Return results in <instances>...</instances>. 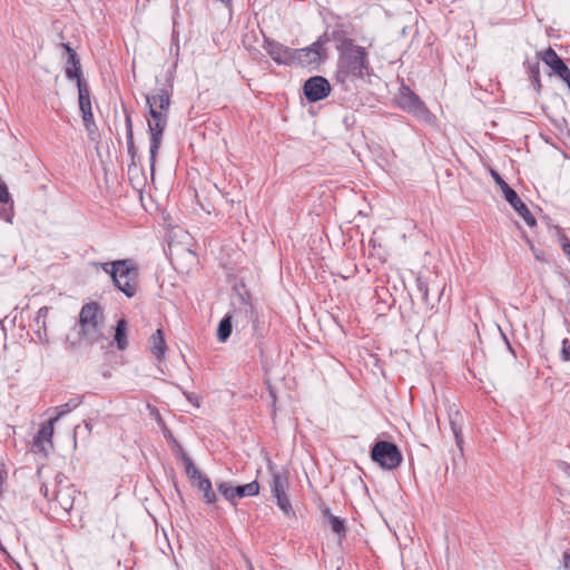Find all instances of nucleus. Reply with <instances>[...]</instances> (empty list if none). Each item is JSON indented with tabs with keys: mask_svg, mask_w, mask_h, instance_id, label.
Returning <instances> with one entry per match:
<instances>
[{
	"mask_svg": "<svg viewBox=\"0 0 570 570\" xmlns=\"http://www.w3.org/2000/svg\"><path fill=\"white\" fill-rule=\"evenodd\" d=\"M524 68L531 79L532 86L537 92H540L541 81H540V57L539 52L532 59L527 58L523 62Z\"/></svg>",
	"mask_w": 570,
	"mask_h": 570,
	"instance_id": "17",
	"label": "nucleus"
},
{
	"mask_svg": "<svg viewBox=\"0 0 570 570\" xmlns=\"http://www.w3.org/2000/svg\"><path fill=\"white\" fill-rule=\"evenodd\" d=\"M217 491L232 505L236 507L239 499L255 497L259 493V483L252 481L247 484L234 485L232 482H217Z\"/></svg>",
	"mask_w": 570,
	"mask_h": 570,
	"instance_id": "11",
	"label": "nucleus"
},
{
	"mask_svg": "<svg viewBox=\"0 0 570 570\" xmlns=\"http://www.w3.org/2000/svg\"><path fill=\"white\" fill-rule=\"evenodd\" d=\"M122 108L125 114L126 139H131L134 138L131 112L125 105H122Z\"/></svg>",
	"mask_w": 570,
	"mask_h": 570,
	"instance_id": "28",
	"label": "nucleus"
},
{
	"mask_svg": "<svg viewBox=\"0 0 570 570\" xmlns=\"http://www.w3.org/2000/svg\"><path fill=\"white\" fill-rule=\"evenodd\" d=\"M322 514L325 519L330 520L331 518H333L334 515L332 514L331 512V509L328 507H323L322 508Z\"/></svg>",
	"mask_w": 570,
	"mask_h": 570,
	"instance_id": "39",
	"label": "nucleus"
},
{
	"mask_svg": "<svg viewBox=\"0 0 570 570\" xmlns=\"http://www.w3.org/2000/svg\"><path fill=\"white\" fill-rule=\"evenodd\" d=\"M449 421H450V426H451L452 433L455 439V443H456L458 448L460 450H462V445H463V434H462V426H461L462 415L460 414L459 411L451 412L449 414Z\"/></svg>",
	"mask_w": 570,
	"mask_h": 570,
	"instance_id": "20",
	"label": "nucleus"
},
{
	"mask_svg": "<svg viewBox=\"0 0 570 570\" xmlns=\"http://www.w3.org/2000/svg\"><path fill=\"white\" fill-rule=\"evenodd\" d=\"M501 334H502V337H503V340H504V342H505V344H507V346H508V350H509L513 355H515V352H514L513 347L511 346V344H510V342H509L508 337L505 336V334H504L503 332H501Z\"/></svg>",
	"mask_w": 570,
	"mask_h": 570,
	"instance_id": "40",
	"label": "nucleus"
},
{
	"mask_svg": "<svg viewBox=\"0 0 570 570\" xmlns=\"http://www.w3.org/2000/svg\"><path fill=\"white\" fill-rule=\"evenodd\" d=\"M558 468L567 475L570 476V464L568 462H564V461H560L558 463Z\"/></svg>",
	"mask_w": 570,
	"mask_h": 570,
	"instance_id": "36",
	"label": "nucleus"
},
{
	"mask_svg": "<svg viewBox=\"0 0 570 570\" xmlns=\"http://www.w3.org/2000/svg\"><path fill=\"white\" fill-rule=\"evenodd\" d=\"M105 313L97 302H89L82 305L79 320L75 325L77 338L72 340L70 335L66 337L67 350L76 351L82 344L92 346L106 340L104 336Z\"/></svg>",
	"mask_w": 570,
	"mask_h": 570,
	"instance_id": "3",
	"label": "nucleus"
},
{
	"mask_svg": "<svg viewBox=\"0 0 570 570\" xmlns=\"http://www.w3.org/2000/svg\"><path fill=\"white\" fill-rule=\"evenodd\" d=\"M272 476L273 478L271 483V492L274 499L276 500L277 507L282 510V512L285 515H294L291 501L286 493L288 488L287 475L285 473L272 469Z\"/></svg>",
	"mask_w": 570,
	"mask_h": 570,
	"instance_id": "12",
	"label": "nucleus"
},
{
	"mask_svg": "<svg viewBox=\"0 0 570 570\" xmlns=\"http://www.w3.org/2000/svg\"><path fill=\"white\" fill-rule=\"evenodd\" d=\"M560 357L563 362L570 361V341L568 338L562 340Z\"/></svg>",
	"mask_w": 570,
	"mask_h": 570,
	"instance_id": "31",
	"label": "nucleus"
},
{
	"mask_svg": "<svg viewBox=\"0 0 570 570\" xmlns=\"http://www.w3.org/2000/svg\"><path fill=\"white\" fill-rule=\"evenodd\" d=\"M151 347L150 351L155 355L156 358L160 360L164 357L165 352L167 350V345L164 337L163 330L158 328L153 335H151Z\"/></svg>",
	"mask_w": 570,
	"mask_h": 570,
	"instance_id": "21",
	"label": "nucleus"
},
{
	"mask_svg": "<svg viewBox=\"0 0 570 570\" xmlns=\"http://www.w3.org/2000/svg\"><path fill=\"white\" fill-rule=\"evenodd\" d=\"M171 92L166 88H157L153 94L146 95L148 106L147 119L149 134V161L151 177L155 175L156 157L161 146L163 136L168 125Z\"/></svg>",
	"mask_w": 570,
	"mask_h": 570,
	"instance_id": "2",
	"label": "nucleus"
},
{
	"mask_svg": "<svg viewBox=\"0 0 570 570\" xmlns=\"http://www.w3.org/2000/svg\"><path fill=\"white\" fill-rule=\"evenodd\" d=\"M328 523L334 533H336L340 538L346 534V525L345 520L343 518L334 515L328 520Z\"/></svg>",
	"mask_w": 570,
	"mask_h": 570,
	"instance_id": "25",
	"label": "nucleus"
},
{
	"mask_svg": "<svg viewBox=\"0 0 570 570\" xmlns=\"http://www.w3.org/2000/svg\"><path fill=\"white\" fill-rule=\"evenodd\" d=\"M78 87V99L80 111L91 109L90 90L86 80H79Z\"/></svg>",
	"mask_w": 570,
	"mask_h": 570,
	"instance_id": "22",
	"label": "nucleus"
},
{
	"mask_svg": "<svg viewBox=\"0 0 570 570\" xmlns=\"http://www.w3.org/2000/svg\"><path fill=\"white\" fill-rule=\"evenodd\" d=\"M562 80L568 85L569 90H570V72L567 76H564V78H562Z\"/></svg>",
	"mask_w": 570,
	"mask_h": 570,
	"instance_id": "42",
	"label": "nucleus"
},
{
	"mask_svg": "<svg viewBox=\"0 0 570 570\" xmlns=\"http://www.w3.org/2000/svg\"><path fill=\"white\" fill-rule=\"evenodd\" d=\"M85 428L88 430V432H91L92 426L90 423H86Z\"/></svg>",
	"mask_w": 570,
	"mask_h": 570,
	"instance_id": "44",
	"label": "nucleus"
},
{
	"mask_svg": "<svg viewBox=\"0 0 570 570\" xmlns=\"http://www.w3.org/2000/svg\"><path fill=\"white\" fill-rule=\"evenodd\" d=\"M223 3H226L228 4L230 2V0H220Z\"/></svg>",
	"mask_w": 570,
	"mask_h": 570,
	"instance_id": "45",
	"label": "nucleus"
},
{
	"mask_svg": "<svg viewBox=\"0 0 570 570\" xmlns=\"http://www.w3.org/2000/svg\"><path fill=\"white\" fill-rule=\"evenodd\" d=\"M127 151H128V155L130 156V165H129V168H130L131 166H136L137 160L140 159L138 156V153H137V148L135 146L134 138L127 139Z\"/></svg>",
	"mask_w": 570,
	"mask_h": 570,
	"instance_id": "27",
	"label": "nucleus"
},
{
	"mask_svg": "<svg viewBox=\"0 0 570 570\" xmlns=\"http://www.w3.org/2000/svg\"><path fill=\"white\" fill-rule=\"evenodd\" d=\"M120 264L111 275L116 288L122 292L128 298L136 295L138 288V267L132 259H120Z\"/></svg>",
	"mask_w": 570,
	"mask_h": 570,
	"instance_id": "7",
	"label": "nucleus"
},
{
	"mask_svg": "<svg viewBox=\"0 0 570 570\" xmlns=\"http://www.w3.org/2000/svg\"><path fill=\"white\" fill-rule=\"evenodd\" d=\"M183 394L185 395V397L195 406L199 407L200 406V401H202V397L196 394V393H193V392H187V391H183Z\"/></svg>",
	"mask_w": 570,
	"mask_h": 570,
	"instance_id": "32",
	"label": "nucleus"
},
{
	"mask_svg": "<svg viewBox=\"0 0 570 570\" xmlns=\"http://www.w3.org/2000/svg\"><path fill=\"white\" fill-rule=\"evenodd\" d=\"M85 395H77L71 397L67 403L57 406V415L52 419L58 421L60 417L70 413L72 410L77 409L83 402Z\"/></svg>",
	"mask_w": 570,
	"mask_h": 570,
	"instance_id": "23",
	"label": "nucleus"
},
{
	"mask_svg": "<svg viewBox=\"0 0 570 570\" xmlns=\"http://www.w3.org/2000/svg\"><path fill=\"white\" fill-rule=\"evenodd\" d=\"M81 115H82V120H83L85 127L94 126L95 119H94V114H92L91 109L82 110Z\"/></svg>",
	"mask_w": 570,
	"mask_h": 570,
	"instance_id": "33",
	"label": "nucleus"
},
{
	"mask_svg": "<svg viewBox=\"0 0 570 570\" xmlns=\"http://www.w3.org/2000/svg\"><path fill=\"white\" fill-rule=\"evenodd\" d=\"M65 75L69 80H76L77 82H79V80H85L82 78V70L78 55H70V57H67Z\"/></svg>",
	"mask_w": 570,
	"mask_h": 570,
	"instance_id": "18",
	"label": "nucleus"
},
{
	"mask_svg": "<svg viewBox=\"0 0 570 570\" xmlns=\"http://www.w3.org/2000/svg\"><path fill=\"white\" fill-rule=\"evenodd\" d=\"M539 57L561 79L570 72L569 67L551 47H549L542 53L539 52Z\"/></svg>",
	"mask_w": 570,
	"mask_h": 570,
	"instance_id": "15",
	"label": "nucleus"
},
{
	"mask_svg": "<svg viewBox=\"0 0 570 570\" xmlns=\"http://www.w3.org/2000/svg\"><path fill=\"white\" fill-rule=\"evenodd\" d=\"M336 48L340 53L334 79L343 90L351 91L355 88V80L372 75L367 51L354 45L352 39H344Z\"/></svg>",
	"mask_w": 570,
	"mask_h": 570,
	"instance_id": "1",
	"label": "nucleus"
},
{
	"mask_svg": "<svg viewBox=\"0 0 570 570\" xmlns=\"http://www.w3.org/2000/svg\"><path fill=\"white\" fill-rule=\"evenodd\" d=\"M61 47L65 49L67 57H70V55H77V52L71 48L70 43H61Z\"/></svg>",
	"mask_w": 570,
	"mask_h": 570,
	"instance_id": "38",
	"label": "nucleus"
},
{
	"mask_svg": "<svg viewBox=\"0 0 570 570\" xmlns=\"http://www.w3.org/2000/svg\"><path fill=\"white\" fill-rule=\"evenodd\" d=\"M395 102L403 111L428 125H432L435 121V116L429 110L426 105L409 86L404 83L401 85L399 92L395 96Z\"/></svg>",
	"mask_w": 570,
	"mask_h": 570,
	"instance_id": "5",
	"label": "nucleus"
},
{
	"mask_svg": "<svg viewBox=\"0 0 570 570\" xmlns=\"http://www.w3.org/2000/svg\"><path fill=\"white\" fill-rule=\"evenodd\" d=\"M75 493V485L62 473H58L55 479L53 495L49 499V510L52 519L62 520L68 518L73 507Z\"/></svg>",
	"mask_w": 570,
	"mask_h": 570,
	"instance_id": "4",
	"label": "nucleus"
},
{
	"mask_svg": "<svg viewBox=\"0 0 570 570\" xmlns=\"http://www.w3.org/2000/svg\"><path fill=\"white\" fill-rule=\"evenodd\" d=\"M491 175L494 181L500 186L505 200L511 205V207L524 219L525 224L529 227H533L537 225V220L533 215L530 213L527 205L520 199L517 191L511 188L505 180L497 173L495 170H491Z\"/></svg>",
	"mask_w": 570,
	"mask_h": 570,
	"instance_id": "10",
	"label": "nucleus"
},
{
	"mask_svg": "<svg viewBox=\"0 0 570 570\" xmlns=\"http://www.w3.org/2000/svg\"><path fill=\"white\" fill-rule=\"evenodd\" d=\"M180 460L185 465V471L191 485L203 494L204 502L206 504L216 503L217 495L213 489L212 481L195 466L193 460L183 449H180Z\"/></svg>",
	"mask_w": 570,
	"mask_h": 570,
	"instance_id": "9",
	"label": "nucleus"
},
{
	"mask_svg": "<svg viewBox=\"0 0 570 570\" xmlns=\"http://www.w3.org/2000/svg\"><path fill=\"white\" fill-rule=\"evenodd\" d=\"M264 49L277 65H294L295 52L293 48L275 40L265 39Z\"/></svg>",
	"mask_w": 570,
	"mask_h": 570,
	"instance_id": "14",
	"label": "nucleus"
},
{
	"mask_svg": "<svg viewBox=\"0 0 570 570\" xmlns=\"http://www.w3.org/2000/svg\"><path fill=\"white\" fill-rule=\"evenodd\" d=\"M158 423L159 424H163V432H164V436L166 438V440L170 443H173L176 448H177V451H178V454L180 455V449H183L180 446V444L177 442V440L173 436L171 432L169 429H167V426L164 424L163 422V419L158 415V419H157Z\"/></svg>",
	"mask_w": 570,
	"mask_h": 570,
	"instance_id": "29",
	"label": "nucleus"
},
{
	"mask_svg": "<svg viewBox=\"0 0 570 570\" xmlns=\"http://www.w3.org/2000/svg\"><path fill=\"white\" fill-rule=\"evenodd\" d=\"M416 288L424 302L429 299V284L428 281L421 276L416 277Z\"/></svg>",
	"mask_w": 570,
	"mask_h": 570,
	"instance_id": "26",
	"label": "nucleus"
},
{
	"mask_svg": "<svg viewBox=\"0 0 570 570\" xmlns=\"http://www.w3.org/2000/svg\"><path fill=\"white\" fill-rule=\"evenodd\" d=\"M328 41V35L325 32L312 45L305 48L294 49V63H297L302 67H311L316 69L323 61L327 59L325 45Z\"/></svg>",
	"mask_w": 570,
	"mask_h": 570,
	"instance_id": "8",
	"label": "nucleus"
},
{
	"mask_svg": "<svg viewBox=\"0 0 570 570\" xmlns=\"http://www.w3.org/2000/svg\"><path fill=\"white\" fill-rule=\"evenodd\" d=\"M87 132H88V136L91 140L95 139V136L97 135V126H96V122H94V126H89V127H85Z\"/></svg>",
	"mask_w": 570,
	"mask_h": 570,
	"instance_id": "37",
	"label": "nucleus"
},
{
	"mask_svg": "<svg viewBox=\"0 0 570 570\" xmlns=\"http://www.w3.org/2000/svg\"><path fill=\"white\" fill-rule=\"evenodd\" d=\"M562 566L564 569L570 570V552L569 551L563 552Z\"/></svg>",
	"mask_w": 570,
	"mask_h": 570,
	"instance_id": "35",
	"label": "nucleus"
},
{
	"mask_svg": "<svg viewBox=\"0 0 570 570\" xmlns=\"http://www.w3.org/2000/svg\"><path fill=\"white\" fill-rule=\"evenodd\" d=\"M269 394H271V396H272V399H273V402H275V401H276V395H275V393L272 391V389H271V387H269Z\"/></svg>",
	"mask_w": 570,
	"mask_h": 570,
	"instance_id": "43",
	"label": "nucleus"
},
{
	"mask_svg": "<svg viewBox=\"0 0 570 570\" xmlns=\"http://www.w3.org/2000/svg\"><path fill=\"white\" fill-rule=\"evenodd\" d=\"M232 315L226 314L218 323L217 340L222 343L226 342L232 334Z\"/></svg>",
	"mask_w": 570,
	"mask_h": 570,
	"instance_id": "24",
	"label": "nucleus"
},
{
	"mask_svg": "<svg viewBox=\"0 0 570 570\" xmlns=\"http://www.w3.org/2000/svg\"><path fill=\"white\" fill-rule=\"evenodd\" d=\"M48 315V307H40L38 309V313H37V316H36V322L39 324L40 322H42V326L43 328H46V317Z\"/></svg>",
	"mask_w": 570,
	"mask_h": 570,
	"instance_id": "34",
	"label": "nucleus"
},
{
	"mask_svg": "<svg viewBox=\"0 0 570 570\" xmlns=\"http://www.w3.org/2000/svg\"><path fill=\"white\" fill-rule=\"evenodd\" d=\"M40 491L43 493V495L46 498H48V500L50 499L49 498V488L47 485H41Z\"/></svg>",
	"mask_w": 570,
	"mask_h": 570,
	"instance_id": "41",
	"label": "nucleus"
},
{
	"mask_svg": "<svg viewBox=\"0 0 570 570\" xmlns=\"http://www.w3.org/2000/svg\"><path fill=\"white\" fill-rule=\"evenodd\" d=\"M55 422H56V420H53L51 417L46 423L41 424L40 429L33 436V448L36 449V451L45 452L46 451L45 443L47 442V443L51 444Z\"/></svg>",
	"mask_w": 570,
	"mask_h": 570,
	"instance_id": "16",
	"label": "nucleus"
},
{
	"mask_svg": "<svg viewBox=\"0 0 570 570\" xmlns=\"http://www.w3.org/2000/svg\"><path fill=\"white\" fill-rule=\"evenodd\" d=\"M120 264V259L107 263H98L97 266L101 267V269L109 274L110 276L114 274V269H116Z\"/></svg>",
	"mask_w": 570,
	"mask_h": 570,
	"instance_id": "30",
	"label": "nucleus"
},
{
	"mask_svg": "<svg viewBox=\"0 0 570 570\" xmlns=\"http://www.w3.org/2000/svg\"><path fill=\"white\" fill-rule=\"evenodd\" d=\"M127 327L128 324L124 317L117 321L115 326L114 342L116 343L119 351H125L128 346Z\"/></svg>",
	"mask_w": 570,
	"mask_h": 570,
	"instance_id": "19",
	"label": "nucleus"
},
{
	"mask_svg": "<svg viewBox=\"0 0 570 570\" xmlns=\"http://www.w3.org/2000/svg\"><path fill=\"white\" fill-rule=\"evenodd\" d=\"M371 460L380 468L389 471L397 469L403 455L399 446L394 442L377 440L371 448Z\"/></svg>",
	"mask_w": 570,
	"mask_h": 570,
	"instance_id": "6",
	"label": "nucleus"
},
{
	"mask_svg": "<svg viewBox=\"0 0 570 570\" xmlns=\"http://www.w3.org/2000/svg\"><path fill=\"white\" fill-rule=\"evenodd\" d=\"M331 83L323 76H313L305 80L303 92L307 101L317 102L328 97Z\"/></svg>",
	"mask_w": 570,
	"mask_h": 570,
	"instance_id": "13",
	"label": "nucleus"
}]
</instances>
